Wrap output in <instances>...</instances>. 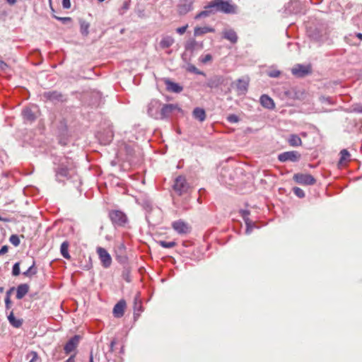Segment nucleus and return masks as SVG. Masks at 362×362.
Wrapping results in <instances>:
<instances>
[{
	"label": "nucleus",
	"instance_id": "obj_1",
	"mask_svg": "<svg viewBox=\"0 0 362 362\" xmlns=\"http://www.w3.org/2000/svg\"><path fill=\"white\" fill-rule=\"evenodd\" d=\"M55 180L58 182H72L76 187L81 184L79 176L76 173V165L71 157L57 156L53 160Z\"/></svg>",
	"mask_w": 362,
	"mask_h": 362
},
{
	"label": "nucleus",
	"instance_id": "obj_2",
	"mask_svg": "<svg viewBox=\"0 0 362 362\" xmlns=\"http://www.w3.org/2000/svg\"><path fill=\"white\" fill-rule=\"evenodd\" d=\"M308 35L313 40L320 43H330L329 31L326 25L309 28L307 30Z\"/></svg>",
	"mask_w": 362,
	"mask_h": 362
},
{
	"label": "nucleus",
	"instance_id": "obj_3",
	"mask_svg": "<svg viewBox=\"0 0 362 362\" xmlns=\"http://www.w3.org/2000/svg\"><path fill=\"white\" fill-rule=\"evenodd\" d=\"M218 12L223 13H236L237 6L231 4L230 0H215Z\"/></svg>",
	"mask_w": 362,
	"mask_h": 362
},
{
	"label": "nucleus",
	"instance_id": "obj_4",
	"mask_svg": "<svg viewBox=\"0 0 362 362\" xmlns=\"http://www.w3.org/2000/svg\"><path fill=\"white\" fill-rule=\"evenodd\" d=\"M173 229L179 235H187L191 232L190 225L182 219L175 221L171 223Z\"/></svg>",
	"mask_w": 362,
	"mask_h": 362
},
{
	"label": "nucleus",
	"instance_id": "obj_5",
	"mask_svg": "<svg viewBox=\"0 0 362 362\" xmlns=\"http://www.w3.org/2000/svg\"><path fill=\"white\" fill-rule=\"evenodd\" d=\"M109 217L114 225L124 226L127 222L126 214L120 210H112L109 212Z\"/></svg>",
	"mask_w": 362,
	"mask_h": 362
},
{
	"label": "nucleus",
	"instance_id": "obj_6",
	"mask_svg": "<svg viewBox=\"0 0 362 362\" xmlns=\"http://www.w3.org/2000/svg\"><path fill=\"white\" fill-rule=\"evenodd\" d=\"M173 189L180 195L187 192L189 189V185L187 182L185 177L180 175L176 177L174 182Z\"/></svg>",
	"mask_w": 362,
	"mask_h": 362
},
{
	"label": "nucleus",
	"instance_id": "obj_7",
	"mask_svg": "<svg viewBox=\"0 0 362 362\" xmlns=\"http://www.w3.org/2000/svg\"><path fill=\"white\" fill-rule=\"evenodd\" d=\"M293 180L299 185H313L316 182L315 178L307 173H296L293 176Z\"/></svg>",
	"mask_w": 362,
	"mask_h": 362
},
{
	"label": "nucleus",
	"instance_id": "obj_8",
	"mask_svg": "<svg viewBox=\"0 0 362 362\" xmlns=\"http://www.w3.org/2000/svg\"><path fill=\"white\" fill-rule=\"evenodd\" d=\"M300 158V153L296 151L283 152L278 156V160L282 163L287 161L297 162Z\"/></svg>",
	"mask_w": 362,
	"mask_h": 362
},
{
	"label": "nucleus",
	"instance_id": "obj_9",
	"mask_svg": "<svg viewBox=\"0 0 362 362\" xmlns=\"http://www.w3.org/2000/svg\"><path fill=\"white\" fill-rule=\"evenodd\" d=\"M161 108V103L158 100H152L148 105L147 112L148 115L153 118L158 119L160 116V111Z\"/></svg>",
	"mask_w": 362,
	"mask_h": 362
},
{
	"label": "nucleus",
	"instance_id": "obj_10",
	"mask_svg": "<svg viewBox=\"0 0 362 362\" xmlns=\"http://www.w3.org/2000/svg\"><path fill=\"white\" fill-rule=\"evenodd\" d=\"M97 253L103 267L108 268L112 264V257L108 252L101 247L97 248Z\"/></svg>",
	"mask_w": 362,
	"mask_h": 362
},
{
	"label": "nucleus",
	"instance_id": "obj_11",
	"mask_svg": "<svg viewBox=\"0 0 362 362\" xmlns=\"http://www.w3.org/2000/svg\"><path fill=\"white\" fill-rule=\"evenodd\" d=\"M291 72L296 77H304L311 73V67L309 65L296 64Z\"/></svg>",
	"mask_w": 362,
	"mask_h": 362
},
{
	"label": "nucleus",
	"instance_id": "obj_12",
	"mask_svg": "<svg viewBox=\"0 0 362 362\" xmlns=\"http://www.w3.org/2000/svg\"><path fill=\"white\" fill-rule=\"evenodd\" d=\"M175 110H180L177 105L175 104H165L160 108V116L158 119L168 118L170 114Z\"/></svg>",
	"mask_w": 362,
	"mask_h": 362
},
{
	"label": "nucleus",
	"instance_id": "obj_13",
	"mask_svg": "<svg viewBox=\"0 0 362 362\" xmlns=\"http://www.w3.org/2000/svg\"><path fill=\"white\" fill-rule=\"evenodd\" d=\"M114 136L113 131L111 127H108L103 132H99L98 134V140L103 145L109 144Z\"/></svg>",
	"mask_w": 362,
	"mask_h": 362
},
{
	"label": "nucleus",
	"instance_id": "obj_14",
	"mask_svg": "<svg viewBox=\"0 0 362 362\" xmlns=\"http://www.w3.org/2000/svg\"><path fill=\"white\" fill-rule=\"evenodd\" d=\"M302 9V4L298 0H291L286 6V12L290 14L300 13Z\"/></svg>",
	"mask_w": 362,
	"mask_h": 362
},
{
	"label": "nucleus",
	"instance_id": "obj_15",
	"mask_svg": "<svg viewBox=\"0 0 362 362\" xmlns=\"http://www.w3.org/2000/svg\"><path fill=\"white\" fill-rule=\"evenodd\" d=\"M43 97L52 103H59L64 100V96L57 90L45 92Z\"/></svg>",
	"mask_w": 362,
	"mask_h": 362
},
{
	"label": "nucleus",
	"instance_id": "obj_16",
	"mask_svg": "<svg viewBox=\"0 0 362 362\" xmlns=\"http://www.w3.org/2000/svg\"><path fill=\"white\" fill-rule=\"evenodd\" d=\"M81 337L78 335H74L65 344L64 350L66 354L74 351L78 346Z\"/></svg>",
	"mask_w": 362,
	"mask_h": 362
},
{
	"label": "nucleus",
	"instance_id": "obj_17",
	"mask_svg": "<svg viewBox=\"0 0 362 362\" xmlns=\"http://www.w3.org/2000/svg\"><path fill=\"white\" fill-rule=\"evenodd\" d=\"M194 0H180L177 6L180 15H185L192 9Z\"/></svg>",
	"mask_w": 362,
	"mask_h": 362
},
{
	"label": "nucleus",
	"instance_id": "obj_18",
	"mask_svg": "<svg viewBox=\"0 0 362 362\" xmlns=\"http://www.w3.org/2000/svg\"><path fill=\"white\" fill-rule=\"evenodd\" d=\"M249 79L247 78H239L236 83V90L238 95H245L248 88Z\"/></svg>",
	"mask_w": 362,
	"mask_h": 362
},
{
	"label": "nucleus",
	"instance_id": "obj_19",
	"mask_svg": "<svg viewBox=\"0 0 362 362\" xmlns=\"http://www.w3.org/2000/svg\"><path fill=\"white\" fill-rule=\"evenodd\" d=\"M223 37L232 44H235L238 42V37L236 32L232 28H225L223 32Z\"/></svg>",
	"mask_w": 362,
	"mask_h": 362
},
{
	"label": "nucleus",
	"instance_id": "obj_20",
	"mask_svg": "<svg viewBox=\"0 0 362 362\" xmlns=\"http://www.w3.org/2000/svg\"><path fill=\"white\" fill-rule=\"evenodd\" d=\"M225 78L222 76H214L207 80L206 86L211 88H216L224 83Z\"/></svg>",
	"mask_w": 362,
	"mask_h": 362
},
{
	"label": "nucleus",
	"instance_id": "obj_21",
	"mask_svg": "<svg viewBox=\"0 0 362 362\" xmlns=\"http://www.w3.org/2000/svg\"><path fill=\"white\" fill-rule=\"evenodd\" d=\"M126 303L124 300H119L113 308V315L116 317H121L124 315Z\"/></svg>",
	"mask_w": 362,
	"mask_h": 362
},
{
	"label": "nucleus",
	"instance_id": "obj_22",
	"mask_svg": "<svg viewBox=\"0 0 362 362\" xmlns=\"http://www.w3.org/2000/svg\"><path fill=\"white\" fill-rule=\"evenodd\" d=\"M240 213L241 214V216L243 218L247 226L245 233L248 235L252 232V221L250 220L248 217L250 213L248 210H240Z\"/></svg>",
	"mask_w": 362,
	"mask_h": 362
},
{
	"label": "nucleus",
	"instance_id": "obj_23",
	"mask_svg": "<svg viewBox=\"0 0 362 362\" xmlns=\"http://www.w3.org/2000/svg\"><path fill=\"white\" fill-rule=\"evenodd\" d=\"M261 105L267 109L272 110L275 107L274 100L267 95H262L260 97Z\"/></svg>",
	"mask_w": 362,
	"mask_h": 362
},
{
	"label": "nucleus",
	"instance_id": "obj_24",
	"mask_svg": "<svg viewBox=\"0 0 362 362\" xmlns=\"http://www.w3.org/2000/svg\"><path fill=\"white\" fill-rule=\"evenodd\" d=\"M29 286L27 284H21L16 288V298L22 299L29 291Z\"/></svg>",
	"mask_w": 362,
	"mask_h": 362
},
{
	"label": "nucleus",
	"instance_id": "obj_25",
	"mask_svg": "<svg viewBox=\"0 0 362 362\" xmlns=\"http://www.w3.org/2000/svg\"><path fill=\"white\" fill-rule=\"evenodd\" d=\"M8 320L11 325H12L15 328H19L23 325V319L21 318H16L14 316L13 310L10 312L9 315L7 317Z\"/></svg>",
	"mask_w": 362,
	"mask_h": 362
},
{
	"label": "nucleus",
	"instance_id": "obj_26",
	"mask_svg": "<svg viewBox=\"0 0 362 362\" xmlns=\"http://www.w3.org/2000/svg\"><path fill=\"white\" fill-rule=\"evenodd\" d=\"M215 29L209 26L196 27L194 30V36L203 35L207 33H214Z\"/></svg>",
	"mask_w": 362,
	"mask_h": 362
},
{
	"label": "nucleus",
	"instance_id": "obj_27",
	"mask_svg": "<svg viewBox=\"0 0 362 362\" xmlns=\"http://www.w3.org/2000/svg\"><path fill=\"white\" fill-rule=\"evenodd\" d=\"M193 117L199 122H204L206 119V112L203 108L196 107L192 112Z\"/></svg>",
	"mask_w": 362,
	"mask_h": 362
},
{
	"label": "nucleus",
	"instance_id": "obj_28",
	"mask_svg": "<svg viewBox=\"0 0 362 362\" xmlns=\"http://www.w3.org/2000/svg\"><path fill=\"white\" fill-rule=\"evenodd\" d=\"M209 8L208 5H206L204 7V10L200 11L199 13H198L194 16V19L195 20H199V19H201V18L209 17V16L214 14V13L212 11V10L210 9V8Z\"/></svg>",
	"mask_w": 362,
	"mask_h": 362
},
{
	"label": "nucleus",
	"instance_id": "obj_29",
	"mask_svg": "<svg viewBox=\"0 0 362 362\" xmlns=\"http://www.w3.org/2000/svg\"><path fill=\"white\" fill-rule=\"evenodd\" d=\"M69 243L66 240L64 241L62 243L61 247H60V253H61L62 256L66 259H71V256L69 253Z\"/></svg>",
	"mask_w": 362,
	"mask_h": 362
},
{
	"label": "nucleus",
	"instance_id": "obj_30",
	"mask_svg": "<svg viewBox=\"0 0 362 362\" xmlns=\"http://www.w3.org/2000/svg\"><path fill=\"white\" fill-rule=\"evenodd\" d=\"M175 40L171 36H165L160 42V46L163 49L168 48L173 45Z\"/></svg>",
	"mask_w": 362,
	"mask_h": 362
},
{
	"label": "nucleus",
	"instance_id": "obj_31",
	"mask_svg": "<svg viewBox=\"0 0 362 362\" xmlns=\"http://www.w3.org/2000/svg\"><path fill=\"white\" fill-rule=\"evenodd\" d=\"M167 88L168 90L172 91L173 93H180L182 90V87L180 86L178 83L168 81L166 82Z\"/></svg>",
	"mask_w": 362,
	"mask_h": 362
},
{
	"label": "nucleus",
	"instance_id": "obj_32",
	"mask_svg": "<svg viewBox=\"0 0 362 362\" xmlns=\"http://www.w3.org/2000/svg\"><path fill=\"white\" fill-rule=\"evenodd\" d=\"M37 272V269L35 267V262L33 260L32 264L29 267V268L23 273L26 277L31 278L34 275H35Z\"/></svg>",
	"mask_w": 362,
	"mask_h": 362
},
{
	"label": "nucleus",
	"instance_id": "obj_33",
	"mask_svg": "<svg viewBox=\"0 0 362 362\" xmlns=\"http://www.w3.org/2000/svg\"><path fill=\"white\" fill-rule=\"evenodd\" d=\"M291 146H300L302 144L301 139L296 134H291L288 140Z\"/></svg>",
	"mask_w": 362,
	"mask_h": 362
},
{
	"label": "nucleus",
	"instance_id": "obj_34",
	"mask_svg": "<svg viewBox=\"0 0 362 362\" xmlns=\"http://www.w3.org/2000/svg\"><path fill=\"white\" fill-rule=\"evenodd\" d=\"M135 147H136V146L134 144H123V148L125 151L127 156L129 158L134 156V153L136 151Z\"/></svg>",
	"mask_w": 362,
	"mask_h": 362
},
{
	"label": "nucleus",
	"instance_id": "obj_35",
	"mask_svg": "<svg viewBox=\"0 0 362 362\" xmlns=\"http://www.w3.org/2000/svg\"><path fill=\"white\" fill-rule=\"evenodd\" d=\"M197 45H198V42L195 40L192 39V40H188L186 42V44L185 45V48L187 51H190L191 52H192L196 49Z\"/></svg>",
	"mask_w": 362,
	"mask_h": 362
},
{
	"label": "nucleus",
	"instance_id": "obj_36",
	"mask_svg": "<svg viewBox=\"0 0 362 362\" xmlns=\"http://www.w3.org/2000/svg\"><path fill=\"white\" fill-rule=\"evenodd\" d=\"M350 153L346 149H343L340 151L339 163L343 164L350 160Z\"/></svg>",
	"mask_w": 362,
	"mask_h": 362
},
{
	"label": "nucleus",
	"instance_id": "obj_37",
	"mask_svg": "<svg viewBox=\"0 0 362 362\" xmlns=\"http://www.w3.org/2000/svg\"><path fill=\"white\" fill-rule=\"evenodd\" d=\"M22 113H23V116L24 119H25L27 120L33 121L35 118L33 111L30 108H25L23 110Z\"/></svg>",
	"mask_w": 362,
	"mask_h": 362
},
{
	"label": "nucleus",
	"instance_id": "obj_38",
	"mask_svg": "<svg viewBox=\"0 0 362 362\" xmlns=\"http://www.w3.org/2000/svg\"><path fill=\"white\" fill-rule=\"evenodd\" d=\"M27 359H29V362H37L39 359L38 354L36 351H32L27 354Z\"/></svg>",
	"mask_w": 362,
	"mask_h": 362
},
{
	"label": "nucleus",
	"instance_id": "obj_39",
	"mask_svg": "<svg viewBox=\"0 0 362 362\" xmlns=\"http://www.w3.org/2000/svg\"><path fill=\"white\" fill-rule=\"evenodd\" d=\"M187 70L189 71V72H192V73H194V74H198V75H202V76H205V74L204 72L202 71H199L194 65L193 64H188L187 67Z\"/></svg>",
	"mask_w": 362,
	"mask_h": 362
},
{
	"label": "nucleus",
	"instance_id": "obj_40",
	"mask_svg": "<svg viewBox=\"0 0 362 362\" xmlns=\"http://www.w3.org/2000/svg\"><path fill=\"white\" fill-rule=\"evenodd\" d=\"M89 24L85 21L81 23L80 30L83 35L87 36L88 34Z\"/></svg>",
	"mask_w": 362,
	"mask_h": 362
},
{
	"label": "nucleus",
	"instance_id": "obj_41",
	"mask_svg": "<svg viewBox=\"0 0 362 362\" xmlns=\"http://www.w3.org/2000/svg\"><path fill=\"white\" fill-rule=\"evenodd\" d=\"M159 245L163 248H173L176 245V243L174 241L167 242L161 240L159 242Z\"/></svg>",
	"mask_w": 362,
	"mask_h": 362
},
{
	"label": "nucleus",
	"instance_id": "obj_42",
	"mask_svg": "<svg viewBox=\"0 0 362 362\" xmlns=\"http://www.w3.org/2000/svg\"><path fill=\"white\" fill-rule=\"evenodd\" d=\"M9 241L15 247L18 246L20 245V243H21L19 237L17 235H16V234L11 235L10 236Z\"/></svg>",
	"mask_w": 362,
	"mask_h": 362
},
{
	"label": "nucleus",
	"instance_id": "obj_43",
	"mask_svg": "<svg viewBox=\"0 0 362 362\" xmlns=\"http://www.w3.org/2000/svg\"><path fill=\"white\" fill-rule=\"evenodd\" d=\"M293 192L299 198H303L305 197V192L304 191L298 187H294L293 188Z\"/></svg>",
	"mask_w": 362,
	"mask_h": 362
},
{
	"label": "nucleus",
	"instance_id": "obj_44",
	"mask_svg": "<svg viewBox=\"0 0 362 362\" xmlns=\"http://www.w3.org/2000/svg\"><path fill=\"white\" fill-rule=\"evenodd\" d=\"M199 60L202 64H206L209 62H211L212 60V56L210 54H207L205 55H202L199 57Z\"/></svg>",
	"mask_w": 362,
	"mask_h": 362
},
{
	"label": "nucleus",
	"instance_id": "obj_45",
	"mask_svg": "<svg viewBox=\"0 0 362 362\" xmlns=\"http://www.w3.org/2000/svg\"><path fill=\"white\" fill-rule=\"evenodd\" d=\"M21 274L20 272V262H16L13 266L12 274L15 276H18Z\"/></svg>",
	"mask_w": 362,
	"mask_h": 362
},
{
	"label": "nucleus",
	"instance_id": "obj_46",
	"mask_svg": "<svg viewBox=\"0 0 362 362\" xmlns=\"http://www.w3.org/2000/svg\"><path fill=\"white\" fill-rule=\"evenodd\" d=\"M129 2L124 1L122 6L119 10V13L120 15H124L125 12L129 8Z\"/></svg>",
	"mask_w": 362,
	"mask_h": 362
},
{
	"label": "nucleus",
	"instance_id": "obj_47",
	"mask_svg": "<svg viewBox=\"0 0 362 362\" xmlns=\"http://www.w3.org/2000/svg\"><path fill=\"white\" fill-rule=\"evenodd\" d=\"M227 120L230 123H237L239 122L240 119H239V117L236 115L232 114V115H229L227 117Z\"/></svg>",
	"mask_w": 362,
	"mask_h": 362
},
{
	"label": "nucleus",
	"instance_id": "obj_48",
	"mask_svg": "<svg viewBox=\"0 0 362 362\" xmlns=\"http://www.w3.org/2000/svg\"><path fill=\"white\" fill-rule=\"evenodd\" d=\"M281 72L279 70H270L267 72V75L271 78H277L279 76Z\"/></svg>",
	"mask_w": 362,
	"mask_h": 362
},
{
	"label": "nucleus",
	"instance_id": "obj_49",
	"mask_svg": "<svg viewBox=\"0 0 362 362\" xmlns=\"http://www.w3.org/2000/svg\"><path fill=\"white\" fill-rule=\"evenodd\" d=\"M207 5L209 7L208 8L211 9L214 13H218L217 6L215 0L210 1Z\"/></svg>",
	"mask_w": 362,
	"mask_h": 362
},
{
	"label": "nucleus",
	"instance_id": "obj_50",
	"mask_svg": "<svg viewBox=\"0 0 362 362\" xmlns=\"http://www.w3.org/2000/svg\"><path fill=\"white\" fill-rule=\"evenodd\" d=\"M54 18H57V20L60 21L64 24H66L67 23L71 21V18H69V17H57V16H54Z\"/></svg>",
	"mask_w": 362,
	"mask_h": 362
},
{
	"label": "nucleus",
	"instance_id": "obj_51",
	"mask_svg": "<svg viewBox=\"0 0 362 362\" xmlns=\"http://www.w3.org/2000/svg\"><path fill=\"white\" fill-rule=\"evenodd\" d=\"M353 111L354 112L357 113H361L362 114V105L361 104H355L352 106Z\"/></svg>",
	"mask_w": 362,
	"mask_h": 362
},
{
	"label": "nucleus",
	"instance_id": "obj_52",
	"mask_svg": "<svg viewBox=\"0 0 362 362\" xmlns=\"http://www.w3.org/2000/svg\"><path fill=\"white\" fill-rule=\"evenodd\" d=\"M188 25H185L184 26H182V27H180V28H177L176 29V32L180 34V35H183L186 30H187V28Z\"/></svg>",
	"mask_w": 362,
	"mask_h": 362
},
{
	"label": "nucleus",
	"instance_id": "obj_53",
	"mask_svg": "<svg viewBox=\"0 0 362 362\" xmlns=\"http://www.w3.org/2000/svg\"><path fill=\"white\" fill-rule=\"evenodd\" d=\"M62 6L64 8L69 9L71 8L70 0H62Z\"/></svg>",
	"mask_w": 362,
	"mask_h": 362
},
{
	"label": "nucleus",
	"instance_id": "obj_54",
	"mask_svg": "<svg viewBox=\"0 0 362 362\" xmlns=\"http://www.w3.org/2000/svg\"><path fill=\"white\" fill-rule=\"evenodd\" d=\"M5 305H6V310H8L11 308V298L9 297L8 298H5Z\"/></svg>",
	"mask_w": 362,
	"mask_h": 362
},
{
	"label": "nucleus",
	"instance_id": "obj_55",
	"mask_svg": "<svg viewBox=\"0 0 362 362\" xmlns=\"http://www.w3.org/2000/svg\"><path fill=\"white\" fill-rule=\"evenodd\" d=\"M8 65L6 62L0 59V69L5 71L8 68Z\"/></svg>",
	"mask_w": 362,
	"mask_h": 362
},
{
	"label": "nucleus",
	"instance_id": "obj_56",
	"mask_svg": "<svg viewBox=\"0 0 362 362\" xmlns=\"http://www.w3.org/2000/svg\"><path fill=\"white\" fill-rule=\"evenodd\" d=\"M8 250V247L7 245H4L1 249H0V255H4L5 253H6Z\"/></svg>",
	"mask_w": 362,
	"mask_h": 362
},
{
	"label": "nucleus",
	"instance_id": "obj_57",
	"mask_svg": "<svg viewBox=\"0 0 362 362\" xmlns=\"http://www.w3.org/2000/svg\"><path fill=\"white\" fill-rule=\"evenodd\" d=\"M116 344H117L116 339H113V340L110 342V351H111V352L114 351V347H115V345Z\"/></svg>",
	"mask_w": 362,
	"mask_h": 362
},
{
	"label": "nucleus",
	"instance_id": "obj_58",
	"mask_svg": "<svg viewBox=\"0 0 362 362\" xmlns=\"http://www.w3.org/2000/svg\"><path fill=\"white\" fill-rule=\"evenodd\" d=\"M13 290H14V287H12V288H11L8 291H7V292H6V298H8V297H9V298H10L11 294V293H12V291H13Z\"/></svg>",
	"mask_w": 362,
	"mask_h": 362
},
{
	"label": "nucleus",
	"instance_id": "obj_59",
	"mask_svg": "<svg viewBox=\"0 0 362 362\" xmlns=\"http://www.w3.org/2000/svg\"><path fill=\"white\" fill-rule=\"evenodd\" d=\"M354 36L356 37L360 41L362 40V33H355Z\"/></svg>",
	"mask_w": 362,
	"mask_h": 362
},
{
	"label": "nucleus",
	"instance_id": "obj_60",
	"mask_svg": "<svg viewBox=\"0 0 362 362\" xmlns=\"http://www.w3.org/2000/svg\"><path fill=\"white\" fill-rule=\"evenodd\" d=\"M9 5H13L16 3L17 0H6Z\"/></svg>",
	"mask_w": 362,
	"mask_h": 362
},
{
	"label": "nucleus",
	"instance_id": "obj_61",
	"mask_svg": "<svg viewBox=\"0 0 362 362\" xmlns=\"http://www.w3.org/2000/svg\"><path fill=\"white\" fill-rule=\"evenodd\" d=\"M89 362H93V351H90V354Z\"/></svg>",
	"mask_w": 362,
	"mask_h": 362
},
{
	"label": "nucleus",
	"instance_id": "obj_62",
	"mask_svg": "<svg viewBox=\"0 0 362 362\" xmlns=\"http://www.w3.org/2000/svg\"><path fill=\"white\" fill-rule=\"evenodd\" d=\"M320 100H321L322 101H324V100H327V101H329V98H325V97L321 98H320Z\"/></svg>",
	"mask_w": 362,
	"mask_h": 362
},
{
	"label": "nucleus",
	"instance_id": "obj_63",
	"mask_svg": "<svg viewBox=\"0 0 362 362\" xmlns=\"http://www.w3.org/2000/svg\"><path fill=\"white\" fill-rule=\"evenodd\" d=\"M4 291V288L3 287H0V292H3Z\"/></svg>",
	"mask_w": 362,
	"mask_h": 362
},
{
	"label": "nucleus",
	"instance_id": "obj_64",
	"mask_svg": "<svg viewBox=\"0 0 362 362\" xmlns=\"http://www.w3.org/2000/svg\"><path fill=\"white\" fill-rule=\"evenodd\" d=\"M99 2H103L105 0H98Z\"/></svg>",
	"mask_w": 362,
	"mask_h": 362
}]
</instances>
